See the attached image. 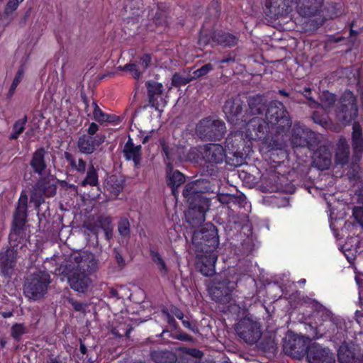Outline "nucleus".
<instances>
[{"instance_id": "1", "label": "nucleus", "mask_w": 363, "mask_h": 363, "mask_svg": "<svg viewBox=\"0 0 363 363\" xmlns=\"http://www.w3.org/2000/svg\"><path fill=\"white\" fill-rule=\"evenodd\" d=\"M311 101L310 106L319 110L315 111L313 119L315 123L324 125L327 123L328 114H334L337 121L346 125L350 123L357 116V106L354 94L350 91H345L335 106V96L328 92L323 91L320 96V104Z\"/></svg>"}, {"instance_id": "2", "label": "nucleus", "mask_w": 363, "mask_h": 363, "mask_svg": "<svg viewBox=\"0 0 363 363\" xmlns=\"http://www.w3.org/2000/svg\"><path fill=\"white\" fill-rule=\"evenodd\" d=\"M97 268L98 260L94 254L87 251H77L70 255L59 271L67 277L73 290L85 293L91 284L89 274L95 272Z\"/></svg>"}, {"instance_id": "3", "label": "nucleus", "mask_w": 363, "mask_h": 363, "mask_svg": "<svg viewBox=\"0 0 363 363\" xmlns=\"http://www.w3.org/2000/svg\"><path fill=\"white\" fill-rule=\"evenodd\" d=\"M218 243L217 230L211 223H206L194 232L192 245L198 252L197 267L204 276H211L215 272L216 250Z\"/></svg>"}, {"instance_id": "4", "label": "nucleus", "mask_w": 363, "mask_h": 363, "mask_svg": "<svg viewBox=\"0 0 363 363\" xmlns=\"http://www.w3.org/2000/svg\"><path fill=\"white\" fill-rule=\"evenodd\" d=\"M323 0H268L266 6L269 9L270 13L274 16H284L296 10L297 13L310 20L313 29L320 26L325 17L322 14Z\"/></svg>"}, {"instance_id": "5", "label": "nucleus", "mask_w": 363, "mask_h": 363, "mask_svg": "<svg viewBox=\"0 0 363 363\" xmlns=\"http://www.w3.org/2000/svg\"><path fill=\"white\" fill-rule=\"evenodd\" d=\"M242 102L240 99L228 100L225 102L223 111L228 121L239 128L243 139L253 140L261 138L263 132L262 120L254 117L248 123L241 115Z\"/></svg>"}, {"instance_id": "6", "label": "nucleus", "mask_w": 363, "mask_h": 363, "mask_svg": "<svg viewBox=\"0 0 363 363\" xmlns=\"http://www.w3.org/2000/svg\"><path fill=\"white\" fill-rule=\"evenodd\" d=\"M199 181L187 184L183 191V195L189 203V209L186 216L189 220L193 216H196V223L203 222L205 213L209 209L210 201L203 197L199 192Z\"/></svg>"}, {"instance_id": "7", "label": "nucleus", "mask_w": 363, "mask_h": 363, "mask_svg": "<svg viewBox=\"0 0 363 363\" xmlns=\"http://www.w3.org/2000/svg\"><path fill=\"white\" fill-rule=\"evenodd\" d=\"M50 282V275L39 271L30 275L24 285V294L29 299L38 300L46 293Z\"/></svg>"}, {"instance_id": "8", "label": "nucleus", "mask_w": 363, "mask_h": 363, "mask_svg": "<svg viewBox=\"0 0 363 363\" xmlns=\"http://www.w3.org/2000/svg\"><path fill=\"white\" fill-rule=\"evenodd\" d=\"M316 315L323 319V325L325 327L330 328V330L324 331L325 334H328V337L333 338L334 341L344 337L347 331V325L343 318L334 316L329 310L322 306H319Z\"/></svg>"}, {"instance_id": "9", "label": "nucleus", "mask_w": 363, "mask_h": 363, "mask_svg": "<svg viewBox=\"0 0 363 363\" xmlns=\"http://www.w3.org/2000/svg\"><path fill=\"white\" fill-rule=\"evenodd\" d=\"M196 131L203 140H217L223 137L225 125L222 121L207 118L197 124Z\"/></svg>"}, {"instance_id": "10", "label": "nucleus", "mask_w": 363, "mask_h": 363, "mask_svg": "<svg viewBox=\"0 0 363 363\" xmlns=\"http://www.w3.org/2000/svg\"><path fill=\"white\" fill-rule=\"evenodd\" d=\"M235 330L239 337L248 344L257 342L261 337L260 325L250 318L239 321Z\"/></svg>"}, {"instance_id": "11", "label": "nucleus", "mask_w": 363, "mask_h": 363, "mask_svg": "<svg viewBox=\"0 0 363 363\" xmlns=\"http://www.w3.org/2000/svg\"><path fill=\"white\" fill-rule=\"evenodd\" d=\"M266 118L272 125L279 124V128H289L291 124L283 104L279 101L270 103L266 112Z\"/></svg>"}, {"instance_id": "12", "label": "nucleus", "mask_w": 363, "mask_h": 363, "mask_svg": "<svg viewBox=\"0 0 363 363\" xmlns=\"http://www.w3.org/2000/svg\"><path fill=\"white\" fill-rule=\"evenodd\" d=\"M28 204V196L23 192L21 193L18 201L16 211L13 217V227L9 239L16 240L17 235L20 234L21 228L24 225L26 220V210Z\"/></svg>"}, {"instance_id": "13", "label": "nucleus", "mask_w": 363, "mask_h": 363, "mask_svg": "<svg viewBox=\"0 0 363 363\" xmlns=\"http://www.w3.org/2000/svg\"><path fill=\"white\" fill-rule=\"evenodd\" d=\"M309 363H335L334 354L329 349L318 344H312L307 350Z\"/></svg>"}, {"instance_id": "14", "label": "nucleus", "mask_w": 363, "mask_h": 363, "mask_svg": "<svg viewBox=\"0 0 363 363\" xmlns=\"http://www.w3.org/2000/svg\"><path fill=\"white\" fill-rule=\"evenodd\" d=\"M55 192L56 187L52 183L46 179L40 180L33 187L30 201L38 207L43 201L44 196H52L55 194Z\"/></svg>"}, {"instance_id": "15", "label": "nucleus", "mask_w": 363, "mask_h": 363, "mask_svg": "<svg viewBox=\"0 0 363 363\" xmlns=\"http://www.w3.org/2000/svg\"><path fill=\"white\" fill-rule=\"evenodd\" d=\"M308 338L302 336H294L291 340L285 342L284 350L289 355L299 359L303 357L307 350Z\"/></svg>"}, {"instance_id": "16", "label": "nucleus", "mask_w": 363, "mask_h": 363, "mask_svg": "<svg viewBox=\"0 0 363 363\" xmlns=\"http://www.w3.org/2000/svg\"><path fill=\"white\" fill-rule=\"evenodd\" d=\"M234 288V282L223 281L211 286L209 293L216 301L225 303L229 302L230 293Z\"/></svg>"}, {"instance_id": "17", "label": "nucleus", "mask_w": 363, "mask_h": 363, "mask_svg": "<svg viewBox=\"0 0 363 363\" xmlns=\"http://www.w3.org/2000/svg\"><path fill=\"white\" fill-rule=\"evenodd\" d=\"M218 201L223 205L228 206V208L235 211L238 208L245 207L246 197L242 194H230L220 193L216 196Z\"/></svg>"}, {"instance_id": "18", "label": "nucleus", "mask_w": 363, "mask_h": 363, "mask_svg": "<svg viewBox=\"0 0 363 363\" xmlns=\"http://www.w3.org/2000/svg\"><path fill=\"white\" fill-rule=\"evenodd\" d=\"M104 136L96 135L95 137L84 135L79 138L77 147L82 154L90 155L93 153L96 147L103 143Z\"/></svg>"}, {"instance_id": "19", "label": "nucleus", "mask_w": 363, "mask_h": 363, "mask_svg": "<svg viewBox=\"0 0 363 363\" xmlns=\"http://www.w3.org/2000/svg\"><path fill=\"white\" fill-rule=\"evenodd\" d=\"M16 260V252L12 249H8L0 255V271L4 276H9L15 266Z\"/></svg>"}, {"instance_id": "20", "label": "nucleus", "mask_w": 363, "mask_h": 363, "mask_svg": "<svg viewBox=\"0 0 363 363\" xmlns=\"http://www.w3.org/2000/svg\"><path fill=\"white\" fill-rule=\"evenodd\" d=\"M166 177L168 186L171 188L172 194L176 196L177 188L185 182L184 174L178 170L172 169L170 164H168Z\"/></svg>"}, {"instance_id": "21", "label": "nucleus", "mask_w": 363, "mask_h": 363, "mask_svg": "<svg viewBox=\"0 0 363 363\" xmlns=\"http://www.w3.org/2000/svg\"><path fill=\"white\" fill-rule=\"evenodd\" d=\"M203 150V157L209 162L220 163L224 158V150L220 145L209 144Z\"/></svg>"}, {"instance_id": "22", "label": "nucleus", "mask_w": 363, "mask_h": 363, "mask_svg": "<svg viewBox=\"0 0 363 363\" xmlns=\"http://www.w3.org/2000/svg\"><path fill=\"white\" fill-rule=\"evenodd\" d=\"M141 145H134L130 138L125 143L123 152L126 160H133L135 166L138 167L141 161Z\"/></svg>"}, {"instance_id": "23", "label": "nucleus", "mask_w": 363, "mask_h": 363, "mask_svg": "<svg viewBox=\"0 0 363 363\" xmlns=\"http://www.w3.org/2000/svg\"><path fill=\"white\" fill-rule=\"evenodd\" d=\"M48 154L44 149H38L33 154L30 165L34 171L41 174L46 167L45 157Z\"/></svg>"}, {"instance_id": "24", "label": "nucleus", "mask_w": 363, "mask_h": 363, "mask_svg": "<svg viewBox=\"0 0 363 363\" xmlns=\"http://www.w3.org/2000/svg\"><path fill=\"white\" fill-rule=\"evenodd\" d=\"M352 145L354 155L359 158L363 151V138L361 127L358 123L353 125Z\"/></svg>"}, {"instance_id": "25", "label": "nucleus", "mask_w": 363, "mask_h": 363, "mask_svg": "<svg viewBox=\"0 0 363 363\" xmlns=\"http://www.w3.org/2000/svg\"><path fill=\"white\" fill-rule=\"evenodd\" d=\"M350 154L349 146L345 138H340L337 143L336 162L339 164L347 162Z\"/></svg>"}, {"instance_id": "26", "label": "nucleus", "mask_w": 363, "mask_h": 363, "mask_svg": "<svg viewBox=\"0 0 363 363\" xmlns=\"http://www.w3.org/2000/svg\"><path fill=\"white\" fill-rule=\"evenodd\" d=\"M91 106L94 109L93 118L99 123H115L118 119V117L115 115H109L103 112L96 103L93 102Z\"/></svg>"}, {"instance_id": "27", "label": "nucleus", "mask_w": 363, "mask_h": 363, "mask_svg": "<svg viewBox=\"0 0 363 363\" xmlns=\"http://www.w3.org/2000/svg\"><path fill=\"white\" fill-rule=\"evenodd\" d=\"M151 357L157 363H174L177 360L174 354L169 351H154Z\"/></svg>"}, {"instance_id": "28", "label": "nucleus", "mask_w": 363, "mask_h": 363, "mask_svg": "<svg viewBox=\"0 0 363 363\" xmlns=\"http://www.w3.org/2000/svg\"><path fill=\"white\" fill-rule=\"evenodd\" d=\"M213 41L216 42L223 46H233L237 43V38L235 36L223 33V31H217L213 34Z\"/></svg>"}, {"instance_id": "29", "label": "nucleus", "mask_w": 363, "mask_h": 363, "mask_svg": "<svg viewBox=\"0 0 363 363\" xmlns=\"http://www.w3.org/2000/svg\"><path fill=\"white\" fill-rule=\"evenodd\" d=\"M313 162L319 169H326L331 164L330 154L324 150L323 155H321L320 150H319L315 153Z\"/></svg>"}, {"instance_id": "30", "label": "nucleus", "mask_w": 363, "mask_h": 363, "mask_svg": "<svg viewBox=\"0 0 363 363\" xmlns=\"http://www.w3.org/2000/svg\"><path fill=\"white\" fill-rule=\"evenodd\" d=\"M167 95L164 93L149 98L150 105L158 111H162L167 104Z\"/></svg>"}, {"instance_id": "31", "label": "nucleus", "mask_w": 363, "mask_h": 363, "mask_svg": "<svg viewBox=\"0 0 363 363\" xmlns=\"http://www.w3.org/2000/svg\"><path fill=\"white\" fill-rule=\"evenodd\" d=\"M97 184L98 176L96 170L94 169V166L91 164L88 169L86 178L82 182V185L86 186L89 184L91 186H96Z\"/></svg>"}, {"instance_id": "32", "label": "nucleus", "mask_w": 363, "mask_h": 363, "mask_svg": "<svg viewBox=\"0 0 363 363\" xmlns=\"http://www.w3.org/2000/svg\"><path fill=\"white\" fill-rule=\"evenodd\" d=\"M149 98L164 93L163 85L155 81H149L146 83Z\"/></svg>"}, {"instance_id": "33", "label": "nucleus", "mask_w": 363, "mask_h": 363, "mask_svg": "<svg viewBox=\"0 0 363 363\" xmlns=\"http://www.w3.org/2000/svg\"><path fill=\"white\" fill-rule=\"evenodd\" d=\"M27 332V328L23 323H16L11 328V335L17 341L20 340L22 335L26 334Z\"/></svg>"}, {"instance_id": "34", "label": "nucleus", "mask_w": 363, "mask_h": 363, "mask_svg": "<svg viewBox=\"0 0 363 363\" xmlns=\"http://www.w3.org/2000/svg\"><path fill=\"white\" fill-rule=\"evenodd\" d=\"M358 200L363 204V190L358 194ZM353 215L359 225L363 227V206L355 207L353 210Z\"/></svg>"}, {"instance_id": "35", "label": "nucleus", "mask_w": 363, "mask_h": 363, "mask_svg": "<svg viewBox=\"0 0 363 363\" xmlns=\"http://www.w3.org/2000/svg\"><path fill=\"white\" fill-rule=\"evenodd\" d=\"M306 132L301 128H297L295 130L294 135L292 139V143L296 146H303L306 143L305 138Z\"/></svg>"}, {"instance_id": "36", "label": "nucleus", "mask_w": 363, "mask_h": 363, "mask_svg": "<svg viewBox=\"0 0 363 363\" xmlns=\"http://www.w3.org/2000/svg\"><path fill=\"white\" fill-rule=\"evenodd\" d=\"M26 117L18 121L13 125V132L11 135V139H16L18 135L24 130L26 123Z\"/></svg>"}, {"instance_id": "37", "label": "nucleus", "mask_w": 363, "mask_h": 363, "mask_svg": "<svg viewBox=\"0 0 363 363\" xmlns=\"http://www.w3.org/2000/svg\"><path fill=\"white\" fill-rule=\"evenodd\" d=\"M99 226L103 228L105 231L106 235L107 238H109V234L112 231V228L111 226V220L108 217H100L98 220Z\"/></svg>"}, {"instance_id": "38", "label": "nucleus", "mask_w": 363, "mask_h": 363, "mask_svg": "<svg viewBox=\"0 0 363 363\" xmlns=\"http://www.w3.org/2000/svg\"><path fill=\"white\" fill-rule=\"evenodd\" d=\"M118 232L122 236L128 235L130 233V224L126 218H122L118 223Z\"/></svg>"}, {"instance_id": "39", "label": "nucleus", "mask_w": 363, "mask_h": 363, "mask_svg": "<svg viewBox=\"0 0 363 363\" xmlns=\"http://www.w3.org/2000/svg\"><path fill=\"white\" fill-rule=\"evenodd\" d=\"M212 69L213 66L211 64H206L194 72V77L199 78L203 77Z\"/></svg>"}, {"instance_id": "40", "label": "nucleus", "mask_w": 363, "mask_h": 363, "mask_svg": "<svg viewBox=\"0 0 363 363\" xmlns=\"http://www.w3.org/2000/svg\"><path fill=\"white\" fill-rule=\"evenodd\" d=\"M72 168L76 169L77 172L84 173L86 170V164L82 159H79L77 161L72 160L70 162Z\"/></svg>"}, {"instance_id": "41", "label": "nucleus", "mask_w": 363, "mask_h": 363, "mask_svg": "<svg viewBox=\"0 0 363 363\" xmlns=\"http://www.w3.org/2000/svg\"><path fill=\"white\" fill-rule=\"evenodd\" d=\"M123 70L129 72L131 74V75L135 79H138L140 77V71L139 70L137 65L135 64L125 65L123 67Z\"/></svg>"}, {"instance_id": "42", "label": "nucleus", "mask_w": 363, "mask_h": 363, "mask_svg": "<svg viewBox=\"0 0 363 363\" xmlns=\"http://www.w3.org/2000/svg\"><path fill=\"white\" fill-rule=\"evenodd\" d=\"M189 82V79L184 77H182L179 74L176 73L173 75L172 79V84L174 86H179L182 85H185Z\"/></svg>"}, {"instance_id": "43", "label": "nucleus", "mask_w": 363, "mask_h": 363, "mask_svg": "<svg viewBox=\"0 0 363 363\" xmlns=\"http://www.w3.org/2000/svg\"><path fill=\"white\" fill-rule=\"evenodd\" d=\"M21 2L18 0H9L5 7L6 14L12 13L18 6Z\"/></svg>"}, {"instance_id": "44", "label": "nucleus", "mask_w": 363, "mask_h": 363, "mask_svg": "<svg viewBox=\"0 0 363 363\" xmlns=\"http://www.w3.org/2000/svg\"><path fill=\"white\" fill-rule=\"evenodd\" d=\"M355 280L359 286V298L360 303L363 305V274L357 275L355 277Z\"/></svg>"}, {"instance_id": "45", "label": "nucleus", "mask_w": 363, "mask_h": 363, "mask_svg": "<svg viewBox=\"0 0 363 363\" xmlns=\"http://www.w3.org/2000/svg\"><path fill=\"white\" fill-rule=\"evenodd\" d=\"M110 183H115L116 186L113 189L112 191L115 196H117L118 193L123 189L122 182L116 179V177H110L109 182Z\"/></svg>"}, {"instance_id": "46", "label": "nucleus", "mask_w": 363, "mask_h": 363, "mask_svg": "<svg viewBox=\"0 0 363 363\" xmlns=\"http://www.w3.org/2000/svg\"><path fill=\"white\" fill-rule=\"evenodd\" d=\"M182 352L196 358H201L203 356L201 351L194 348L184 347L182 349Z\"/></svg>"}, {"instance_id": "47", "label": "nucleus", "mask_w": 363, "mask_h": 363, "mask_svg": "<svg viewBox=\"0 0 363 363\" xmlns=\"http://www.w3.org/2000/svg\"><path fill=\"white\" fill-rule=\"evenodd\" d=\"M162 317L170 326L175 327V320L174 318L167 311L163 310L162 311Z\"/></svg>"}, {"instance_id": "48", "label": "nucleus", "mask_w": 363, "mask_h": 363, "mask_svg": "<svg viewBox=\"0 0 363 363\" xmlns=\"http://www.w3.org/2000/svg\"><path fill=\"white\" fill-rule=\"evenodd\" d=\"M151 62V57L149 55H144L140 60L139 65L143 69H145Z\"/></svg>"}, {"instance_id": "49", "label": "nucleus", "mask_w": 363, "mask_h": 363, "mask_svg": "<svg viewBox=\"0 0 363 363\" xmlns=\"http://www.w3.org/2000/svg\"><path fill=\"white\" fill-rule=\"evenodd\" d=\"M24 72H25V67L23 66H21L18 69L13 82L19 84L23 77Z\"/></svg>"}, {"instance_id": "50", "label": "nucleus", "mask_w": 363, "mask_h": 363, "mask_svg": "<svg viewBox=\"0 0 363 363\" xmlns=\"http://www.w3.org/2000/svg\"><path fill=\"white\" fill-rule=\"evenodd\" d=\"M151 258L153 261V262L157 265L158 263H160L161 261L163 260L162 256L160 254L155 251V250H151L150 251Z\"/></svg>"}, {"instance_id": "51", "label": "nucleus", "mask_w": 363, "mask_h": 363, "mask_svg": "<svg viewBox=\"0 0 363 363\" xmlns=\"http://www.w3.org/2000/svg\"><path fill=\"white\" fill-rule=\"evenodd\" d=\"M157 267L159 272H160V274L162 276H164L167 274L168 270H167V265H166L164 259L162 261H161L160 263H158L157 264Z\"/></svg>"}, {"instance_id": "52", "label": "nucleus", "mask_w": 363, "mask_h": 363, "mask_svg": "<svg viewBox=\"0 0 363 363\" xmlns=\"http://www.w3.org/2000/svg\"><path fill=\"white\" fill-rule=\"evenodd\" d=\"M355 320L357 324L363 327V310H357L355 313Z\"/></svg>"}, {"instance_id": "53", "label": "nucleus", "mask_w": 363, "mask_h": 363, "mask_svg": "<svg viewBox=\"0 0 363 363\" xmlns=\"http://www.w3.org/2000/svg\"><path fill=\"white\" fill-rule=\"evenodd\" d=\"M98 129V125L95 123H91L88 128V133L90 135L89 136L94 135L97 132Z\"/></svg>"}, {"instance_id": "54", "label": "nucleus", "mask_w": 363, "mask_h": 363, "mask_svg": "<svg viewBox=\"0 0 363 363\" xmlns=\"http://www.w3.org/2000/svg\"><path fill=\"white\" fill-rule=\"evenodd\" d=\"M72 305L76 311H84L86 306L84 303L77 301H73Z\"/></svg>"}, {"instance_id": "55", "label": "nucleus", "mask_w": 363, "mask_h": 363, "mask_svg": "<svg viewBox=\"0 0 363 363\" xmlns=\"http://www.w3.org/2000/svg\"><path fill=\"white\" fill-rule=\"evenodd\" d=\"M18 85V84H16L13 82H12V84L10 86L9 91V97L13 96Z\"/></svg>"}, {"instance_id": "56", "label": "nucleus", "mask_w": 363, "mask_h": 363, "mask_svg": "<svg viewBox=\"0 0 363 363\" xmlns=\"http://www.w3.org/2000/svg\"><path fill=\"white\" fill-rule=\"evenodd\" d=\"M363 242L361 241L358 245L355 247V249L354 250V255H360L362 253H363V246L362 247L361 246V244Z\"/></svg>"}, {"instance_id": "57", "label": "nucleus", "mask_w": 363, "mask_h": 363, "mask_svg": "<svg viewBox=\"0 0 363 363\" xmlns=\"http://www.w3.org/2000/svg\"><path fill=\"white\" fill-rule=\"evenodd\" d=\"M182 324L185 328H186L192 331H194V328L192 326L190 321H189L187 320H183Z\"/></svg>"}, {"instance_id": "58", "label": "nucleus", "mask_w": 363, "mask_h": 363, "mask_svg": "<svg viewBox=\"0 0 363 363\" xmlns=\"http://www.w3.org/2000/svg\"><path fill=\"white\" fill-rule=\"evenodd\" d=\"M178 339H179L181 340H184V341H191L192 340V338L186 334L179 335V336L178 337Z\"/></svg>"}, {"instance_id": "59", "label": "nucleus", "mask_w": 363, "mask_h": 363, "mask_svg": "<svg viewBox=\"0 0 363 363\" xmlns=\"http://www.w3.org/2000/svg\"><path fill=\"white\" fill-rule=\"evenodd\" d=\"M174 314L178 319H180V320L183 319L184 315L181 311H179L178 309H175L174 311Z\"/></svg>"}, {"instance_id": "60", "label": "nucleus", "mask_w": 363, "mask_h": 363, "mask_svg": "<svg viewBox=\"0 0 363 363\" xmlns=\"http://www.w3.org/2000/svg\"><path fill=\"white\" fill-rule=\"evenodd\" d=\"M116 258L119 264H122L123 263V259L122 256L120 255L118 253H117L116 255Z\"/></svg>"}, {"instance_id": "61", "label": "nucleus", "mask_w": 363, "mask_h": 363, "mask_svg": "<svg viewBox=\"0 0 363 363\" xmlns=\"http://www.w3.org/2000/svg\"><path fill=\"white\" fill-rule=\"evenodd\" d=\"M113 333L118 336H123V335H127L128 331L125 330L123 333H121L118 330H114Z\"/></svg>"}, {"instance_id": "62", "label": "nucleus", "mask_w": 363, "mask_h": 363, "mask_svg": "<svg viewBox=\"0 0 363 363\" xmlns=\"http://www.w3.org/2000/svg\"><path fill=\"white\" fill-rule=\"evenodd\" d=\"M1 315L4 318H9V317L12 316L13 313H12V312L8 311V312H3L1 313Z\"/></svg>"}, {"instance_id": "63", "label": "nucleus", "mask_w": 363, "mask_h": 363, "mask_svg": "<svg viewBox=\"0 0 363 363\" xmlns=\"http://www.w3.org/2000/svg\"><path fill=\"white\" fill-rule=\"evenodd\" d=\"M175 233V230H170L169 231V238L171 240H177V238H173L172 236V235Z\"/></svg>"}, {"instance_id": "64", "label": "nucleus", "mask_w": 363, "mask_h": 363, "mask_svg": "<svg viewBox=\"0 0 363 363\" xmlns=\"http://www.w3.org/2000/svg\"><path fill=\"white\" fill-rule=\"evenodd\" d=\"M48 363H60L59 361H57L56 359H51L50 361L48 362Z\"/></svg>"}]
</instances>
